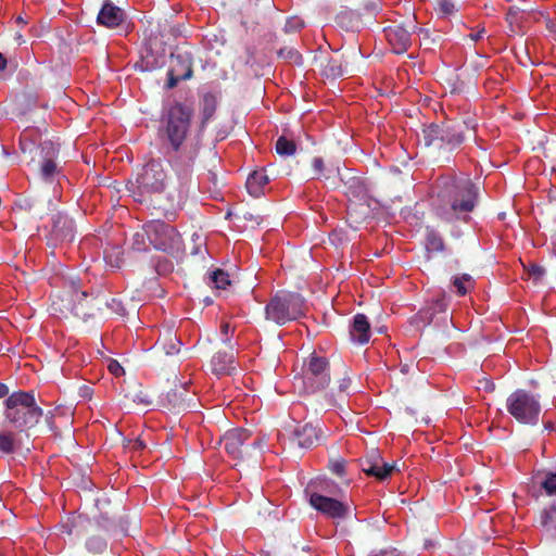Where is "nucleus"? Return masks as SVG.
Instances as JSON below:
<instances>
[{
    "label": "nucleus",
    "instance_id": "f257e3e1",
    "mask_svg": "<svg viewBox=\"0 0 556 556\" xmlns=\"http://www.w3.org/2000/svg\"><path fill=\"white\" fill-rule=\"evenodd\" d=\"M193 75V58L192 53L187 50L176 49L170 53L166 89L175 88L180 81L188 80Z\"/></svg>",
    "mask_w": 556,
    "mask_h": 556
},
{
    "label": "nucleus",
    "instance_id": "f03ea898",
    "mask_svg": "<svg viewBox=\"0 0 556 556\" xmlns=\"http://www.w3.org/2000/svg\"><path fill=\"white\" fill-rule=\"evenodd\" d=\"M384 34L392 51L402 54L407 51L412 43V31L403 25H393L384 28Z\"/></svg>",
    "mask_w": 556,
    "mask_h": 556
},
{
    "label": "nucleus",
    "instance_id": "7ed1b4c3",
    "mask_svg": "<svg viewBox=\"0 0 556 556\" xmlns=\"http://www.w3.org/2000/svg\"><path fill=\"white\" fill-rule=\"evenodd\" d=\"M124 17L125 14L123 10L108 1L101 8L97 21L105 27L115 28L124 22Z\"/></svg>",
    "mask_w": 556,
    "mask_h": 556
},
{
    "label": "nucleus",
    "instance_id": "20e7f679",
    "mask_svg": "<svg viewBox=\"0 0 556 556\" xmlns=\"http://www.w3.org/2000/svg\"><path fill=\"white\" fill-rule=\"evenodd\" d=\"M337 25L348 31H357L362 26L361 17L357 13L344 10L337 14L336 16Z\"/></svg>",
    "mask_w": 556,
    "mask_h": 556
},
{
    "label": "nucleus",
    "instance_id": "39448f33",
    "mask_svg": "<svg viewBox=\"0 0 556 556\" xmlns=\"http://www.w3.org/2000/svg\"><path fill=\"white\" fill-rule=\"evenodd\" d=\"M320 68L324 76L327 78H338L345 74L342 67V62L339 59L329 58L320 61Z\"/></svg>",
    "mask_w": 556,
    "mask_h": 556
},
{
    "label": "nucleus",
    "instance_id": "423d86ee",
    "mask_svg": "<svg viewBox=\"0 0 556 556\" xmlns=\"http://www.w3.org/2000/svg\"><path fill=\"white\" fill-rule=\"evenodd\" d=\"M434 10L439 15L448 17L457 11V8L455 0H435Z\"/></svg>",
    "mask_w": 556,
    "mask_h": 556
},
{
    "label": "nucleus",
    "instance_id": "0eeeda50",
    "mask_svg": "<svg viewBox=\"0 0 556 556\" xmlns=\"http://www.w3.org/2000/svg\"><path fill=\"white\" fill-rule=\"evenodd\" d=\"M521 11L517 7H510L506 13V21L510 26L511 31L521 28Z\"/></svg>",
    "mask_w": 556,
    "mask_h": 556
},
{
    "label": "nucleus",
    "instance_id": "6e6552de",
    "mask_svg": "<svg viewBox=\"0 0 556 556\" xmlns=\"http://www.w3.org/2000/svg\"><path fill=\"white\" fill-rule=\"evenodd\" d=\"M278 56L289 61L292 64H302V56L299 51L293 47H285L278 51Z\"/></svg>",
    "mask_w": 556,
    "mask_h": 556
},
{
    "label": "nucleus",
    "instance_id": "1a4fd4ad",
    "mask_svg": "<svg viewBox=\"0 0 556 556\" xmlns=\"http://www.w3.org/2000/svg\"><path fill=\"white\" fill-rule=\"evenodd\" d=\"M304 23L298 18L288 20L285 26L286 31L298 30L303 27Z\"/></svg>",
    "mask_w": 556,
    "mask_h": 556
},
{
    "label": "nucleus",
    "instance_id": "9d476101",
    "mask_svg": "<svg viewBox=\"0 0 556 556\" xmlns=\"http://www.w3.org/2000/svg\"><path fill=\"white\" fill-rule=\"evenodd\" d=\"M255 92H256L255 101L263 102V98L265 96V88L262 86L260 80L257 81V84L255 86Z\"/></svg>",
    "mask_w": 556,
    "mask_h": 556
},
{
    "label": "nucleus",
    "instance_id": "9b49d317",
    "mask_svg": "<svg viewBox=\"0 0 556 556\" xmlns=\"http://www.w3.org/2000/svg\"><path fill=\"white\" fill-rule=\"evenodd\" d=\"M545 25H546V28H547L551 33L556 34V21L551 20V18H546V20H545Z\"/></svg>",
    "mask_w": 556,
    "mask_h": 556
},
{
    "label": "nucleus",
    "instance_id": "f8f14e48",
    "mask_svg": "<svg viewBox=\"0 0 556 556\" xmlns=\"http://www.w3.org/2000/svg\"><path fill=\"white\" fill-rule=\"evenodd\" d=\"M483 34H484V29H481V30H479V31H477V33H471V34H469V38H470L472 41H475V42H476V41H478V40H480V39L482 38Z\"/></svg>",
    "mask_w": 556,
    "mask_h": 556
},
{
    "label": "nucleus",
    "instance_id": "ddd939ff",
    "mask_svg": "<svg viewBox=\"0 0 556 556\" xmlns=\"http://www.w3.org/2000/svg\"><path fill=\"white\" fill-rule=\"evenodd\" d=\"M7 64H8L7 59L0 52V71H4L7 68Z\"/></svg>",
    "mask_w": 556,
    "mask_h": 556
},
{
    "label": "nucleus",
    "instance_id": "4468645a",
    "mask_svg": "<svg viewBox=\"0 0 556 556\" xmlns=\"http://www.w3.org/2000/svg\"><path fill=\"white\" fill-rule=\"evenodd\" d=\"M16 22H17V23H23V24H25V23H26V22L24 21V18H23L21 15L16 17Z\"/></svg>",
    "mask_w": 556,
    "mask_h": 556
},
{
    "label": "nucleus",
    "instance_id": "2eb2a0df",
    "mask_svg": "<svg viewBox=\"0 0 556 556\" xmlns=\"http://www.w3.org/2000/svg\"><path fill=\"white\" fill-rule=\"evenodd\" d=\"M22 35L17 34L16 39H21Z\"/></svg>",
    "mask_w": 556,
    "mask_h": 556
}]
</instances>
